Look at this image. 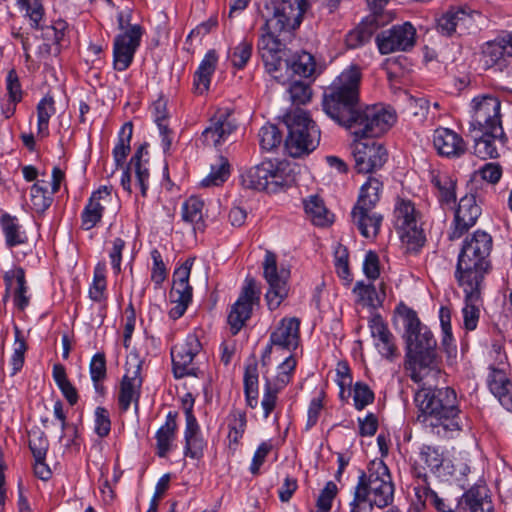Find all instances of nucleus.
<instances>
[{
	"label": "nucleus",
	"instance_id": "864d4df0",
	"mask_svg": "<svg viewBox=\"0 0 512 512\" xmlns=\"http://www.w3.org/2000/svg\"><path fill=\"white\" fill-rule=\"evenodd\" d=\"M433 185L439 191V200L442 203L450 204L455 201V182L447 174H437L432 177Z\"/></svg>",
	"mask_w": 512,
	"mask_h": 512
},
{
	"label": "nucleus",
	"instance_id": "4d7b16f0",
	"mask_svg": "<svg viewBox=\"0 0 512 512\" xmlns=\"http://www.w3.org/2000/svg\"><path fill=\"white\" fill-rule=\"evenodd\" d=\"M153 113L155 117V122L159 128L160 134L163 135V142L165 143V148L168 149L171 145V140L168 138L167 134L169 132L168 125L166 123L167 119V104L163 99H158L153 104Z\"/></svg>",
	"mask_w": 512,
	"mask_h": 512
},
{
	"label": "nucleus",
	"instance_id": "e2e57ef3",
	"mask_svg": "<svg viewBox=\"0 0 512 512\" xmlns=\"http://www.w3.org/2000/svg\"><path fill=\"white\" fill-rule=\"evenodd\" d=\"M389 1L390 0H367L370 8V14L368 16H375L380 25L385 26L389 24L394 19V13L385 10V6Z\"/></svg>",
	"mask_w": 512,
	"mask_h": 512
},
{
	"label": "nucleus",
	"instance_id": "ddd939ff",
	"mask_svg": "<svg viewBox=\"0 0 512 512\" xmlns=\"http://www.w3.org/2000/svg\"><path fill=\"white\" fill-rule=\"evenodd\" d=\"M263 268L265 279L269 284L266 300L269 308L274 310L277 309L288 296L290 270L284 266H279L276 262V258H266Z\"/></svg>",
	"mask_w": 512,
	"mask_h": 512
},
{
	"label": "nucleus",
	"instance_id": "c85d7f7f",
	"mask_svg": "<svg viewBox=\"0 0 512 512\" xmlns=\"http://www.w3.org/2000/svg\"><path fill=\"white\" fill-rule=\"evenodd\" d=\"M368 325L380 354L387 359L394 357L397 350L394 337L383 318L379 314H373L369 319Z\"/></svg>",
	"mask_w": 512,
	"mask_h": 512
},
{
	"label": "nucleus",
	"instance_id": "4c0bfd02",
	"mask_svg": "<svg viewBox=\"0 0 512 512\" xmlns=\"http://www.w3.org/2000/svg\"><path fill=\"white\" fill-rule=\"evenodd\" d=\"M216 64V52L211 50L205 55L194 75V87L197 93L202 94L208 90Z\"/></svg>",
	"mask_w": 512,
	"mask_h": 512
},
{
	"label": "nucleus",
	"instance_id": "7ed1b4c3",
	"mask_svg": "<svg viewBox=\"0 0 512 512\" xmlns=\"http://www.w3.org/2000/svg\"><path fill=\"white\" fill-rule=\"evenodd\" d=\"M415 401L423 414V422L439 436L460 430L457 397L449 387L440 389L422 388L416 393Z\"/></svg>",
	"mask_w": 512,
	"mask_h": 512
},
{
	"label": "nucleus",
	"instance_id": "a211bd4d",
	"mask_svg": "<svg viewBox=\"0 0 512 512\" xmlns=\"http://www.w3.org/2000/svg\"><path fill=\"white\" fill-rule=\"evenodd\" d=\"M142 28L135 24L115 37L113 45V66L118 71L126 70L133 61L140 45Z\"/></svg>",
	"mask_w": 512,
	"mask_h": 512
},
{
	"label": "nucleus",
	"instance_id": "b1692460",
	"mask_svg": "<svg viewBox=\"0 0 512 512\" xmlns=\"http://www.w3.org/2000/svg\"><path fill=\"white\" fill-rule=\"evenodd\" d=\"M295 367L296 360L292 356H289L279 365L276 378L273 381H266L265 392L261 401L265 418H267L275 408L277 394L290 382Z\"/></svg>",
	"mask_w": 512,
	"mask_h": 512
},
{
	"label": "nucleus",
	"instance_id": "ea45409f",
	"mask_svg": "<svg viewBox=\"0 0 512 512\" xmlns=\"http://www.w3.org/2000/svg\"><path fill=\"white\" fill-rule=\"evenodd\" d=\"M177 429L176 415L169 412L166 417V422L161 426L156 433V448L157 454L160 457H166L172 447Z\"/></svg>",
	"mask_w": 512,
	"mask_h": 512
},
{
	"label": "nucleus",
	"instance_id": "69168bd1",
	"mask_svg": "<svg viewBox=\"0 0 512 512\" xmlns=\"http://www.w3.org/2000/svg\"><path fill=\"white\" fill-rule=\"evenodd\" d=\"M48 445V440L43 432L33 431L29 434V447L35 460L45 459Z\"/></svg>",
	"mask_w": 512,
	"mask_h": 512
},
{
	"label": "nucleus",
	"instance_id": "f03ea898",
	"mask_svg": "<svg viewBox=\"0 0 512 512\" xmlns=\"http://www.w3.org/2000/svg\"><path fill=\"white\" fill-rule=\"evenodd\" d=\"M362 73L357 65L344 69L325 89L323 110L338 124L351 128V121L360 107Z\"/></svg>",
	"mask_w": 512,
	"mask_h": 512
},
{
	"label": "nucleus",
	"instance_id": "e433bc0d",
	"mask_svg": "<svg viewBox=\"0 0 512 512\" xmlns=\"http://www.w3.org/2000/svg\"><path fill=\"white\" fill-rule=\"evenodd\" d=\"M481 133L480 135L476 134L473 136L474 138V154L483 160L493 159L498 157V151L496 146L494 145V141L497 138L504 137V133L500 134L499 132L491 131H477Z\"/></svg>",
	"mask_w": 512,
	"mask_h": 512
},
{
	"label": "nucleus",
	"instance_id": "aec40b11",
	"mask_svg": "<svg viewBox=\"0 0 512 512\" xmlns=\"http://www.w3.org/2000/svg\"><path fill=\"white\" fill-rule=\"evenodd\" d=\"M237 130V122L228 110L217 112L210 124L202 132V141L206 146L218 148L231 140Z\"/></svg>",
	"mask_w": 512,
	"mask_h": 512
},
{
	"label": "nucleus",
	"instance_id": "72a5a7b5",
	"mask_svg": "<svg viewBox=\"0 0 512 512\" xmlns=\"http://www.w3.org/2000/svg\"><path fill=\"white\" fill-rule=\"evenodd\" d=\"M304 210L311 222L320 227L333 223L334 215L326 208L324 200L318 195H310L303 200Z\"/></svg>",
	"mask_w": 512,
	"mask_h": 512
},
{
	"label": "nucleus",
	"instance_id": "f8f14e48",
	"mask_svg": "<svg viewBox=\"0 0 512 512\" xmlns=\"http://www.w3.org/2000/svg\"><path fill=\"white\" fill-rule=\"evenodd\" d=\"M490 270L487 258H458L455 277L464 293L471 290L481 294L484 277Z\"/></svg>",
	"mask_w": 512,
	"mask_h": 512
},
{
	"label": "nucleus",
	"instance_id": "79ce46f5",
	"mask_svg": "<svg viewBox=\"0 0 512 512\" xmlns=\"http://www.w3.org/2000/svg\"><path fill=\"white\" fill-rule=\"evenodd\" d=\"M0 226L8 247H14L26 242L25 233L21 231V226L15 216L4 213L0 217Z\"/></svg>",
	"mask_w": 512,
	"mask_h": 512
},
{
	"label": "nucleus",
	"instance_id": "58836bf2",
	"mask_svg": "<svg viewBox=\"0 0 512 512\" xmlns=\"http://www.w3.org/2000/svg\"><path fill=\"white\" fill-rule=\"evenodd\" d=\"M4 278L9 286H12V281L15 280L14 304L19 310H24L30 302V297L27 295L28 287L24 270L22 268H14L6 272Z\"/></svg>",
	"mask_w": 512,
	"mask_h": 512
},
{
	"label": "nucleus",
	"instance_id": "6ab92c4d",
	"mask_svg": "<svg viewBox=\"0 0 512 512\" xmlns=\"http://www.w3.org/2000/svg\"><path fill=\"white\" fill-rule=\"evenodd\" d=\"M141 362L136 355H130L126 361V373L120 385L118 402L122 411H127L132 403L138 407L142 379Z\"/></svg>",
	"mask_w": 512,
	"mask_h": 512
},
{
	"label": "nucleus",
	"instance_id": "bf43d9fd",
	"mask_svg": "<svg viewBox=\"0 0 512 512\" xmlns=\"http://www.w3.org/2000/svg\"><path fill=\"white\" fill-rule=\"evenodd\" d=\"M417 477L421 480V483H418L414 487V494H415L414 504L417 506V508L420 509V508L425 507L427 502L432 503V501H438V500H437V494L427 486L426 475L422 474L421 472H418Z\"/></svg>",
	"mask_w": 512,
	"mask_h": 512
},
{
	"label": "nucleus",
	"instance_id": "c9c22d12",
	"mask_svg": "<svg viewBox=\"0 0 512 512\" xmlns=\"http://www.w3.org/2000/svg\"><path fill=\"white\" fill-rule=\"evenodd\" d=\"M394 225L397 230L418 225V214L412 201L398 198L394 208Z\"/></svg>",
	"mask_w": 512,
	"mask_h": 512
},
{
	"label": "nucleus",
	"instance_id": "c756f323",
	"mask_svg": "<svg viewBox=\"0 0 512 512\" xmlns=\"http://www.w3.org/2000/svg\"><path fill=\"white\" fill-rule=\"evenodd\" d=\"M111 200V187L101 186L93 192L82 212V227L90 230L101 220L104 204Z\"/></svg>",
	"mask_w": 512,
	"mask_h": 512
},
{
	"label": "nucleus",
	"instance_id": "c03bdc74",
	"mask_svg": "<svg viewBox=\"0 0 512 512\" xmlns=\"http://www.w3.org/2000/svg\"><path fill=\"white\" fill-rule=\"evenodd\" d=\"M400 240L405 253H419L424 246L426 238L423 229L418 225L415 227L400 229Z\"/></svg>",
	"mask_w": 512,
	"mask_h": 512
},
{
	"label": "nucleus",
	"instance_id": "393cba45",
	"mask_svg": "<svg viewBox=\"0 0 512 512\" xmlns=\"http://www.w3.org/2000/svg\"><path fill=\"white\" fill-rule=\"evenodd\" d=\"M300 320L296 317L284 318L270 335V345L264 351L263 357H268L273 347L295 350L300 341Z\"/></svg>",
	"mask_w": 512,
	"mask_h": 512
},
{
	"label": "nucleus",
	"instance_id": "13d9d810",
	"mask_svg": "<svg viewBox=\"0 0 512 512\" xmlns=\"http://www.w3.org/2000/svg\"><path fill=\"white\" fill-rule=\"evenodd\" d=\"M106 265L104 262H99L94 271L93 283L89 289V296L94 301H101L104 297L106 289Z\"/></svg>",
	"mask_w": 512,
	"mask_h": 512
},
{
	"label": "nucleus",
	"instance_id": "5fc2aeb1",
	"mask_svg": "<svg viewBox=\"0 0 512 512\" xmlns=\"http://www.w3.org/2000/svg\"><path fill=\"white\" fill-rule=\"evenodd\" d=\"M204 202L198 197H190L182 205V218L184 221L200 225L203 218Z\"/></svg>",
	"mask_w": 512,
	"mask_h": 512
},
{
	"label": "nucleus",
	"instance_id": "7c9ffc66",
	"mask_svg": "<svg viewBox=\"0 0 512 512\" xmlns=\"http://www.w3.org/2000/svg\"><path fill=\"white\" fill-rule=\"evenodd\" d=\"M419 459L438 477L445 478L452 475L450 461L444 458L439 448L424 445L420 449Z\"/></svg>",
	"mask_w": 512,
	"mask_h": 512
},
{
	"label": "nucleus",
	"instance_id": "774afa93",
	"mask_svg": "<svg viewBox=\"0 0 512 512\" xmlns=\"http://www.w3.org/2000/svg\"><path fill=\"white\" fill-rule=\"evenodd\" d=\"M337 493V486L329 481L317 499V512H328Z\"/></svg>",
	"mask_w": 512,
	"mask_h": 512
},
{
	"label": "nucleus",
	"instance_id": "2f4dec72",
	"mask_svg": "<svg viewBox=\"0 0 512 512\" xmlns=\"http://www.w3.org/2000/svg\"><path fill=\"white\" fill-rule=\"evenodd\" d=\"M493 240L490 234L477 230L470 238H466L458 256H489Z\"/></svg>",
	"mask_w": 512,
	"mask_h": 512
},
{
	"label": "nucleus",
	"instance_id": "9d476101",
	"mask_svg": "<svg viewBox=\"0 0 512 512\" xmlns=\"http://www.w3.org/2000/svg\"><path fill=\"white\" fill-rule=\"evenodd\" d=\"M432 501V505L439 512H493V504L484 487H473L457 500L440 498Z\"/></svg>",
	"mask_w": 512,
	"mask_h": 512
},
{
	"label": "nucleus",
	"instance_id": "1a4fd4ad",
	"mask_svg": "<svg viewBox=\"0 0 512 512\" xmlns=\"http://www.w3.org/2000/svg\"><path fill=\"white\" fill-rule=\"evenodd\" d=\"M473 115L469 131H493L503 134L501 103L497 97L484 95L472 101Z\"/></svg>",
	"mask_w": 512,
	"mask_h": 512
},
{
	"label": "nucleus",
	"instance_id": "49530a36",
	"mask_svg": "<svg viewBox=\"0 0 512 512\" xmlns=\"http://www.w3.org/2000/svg\"><path fill=\"white\" fill-rule=\"evenodd\" d=\"M147 153V144L140 145L135 154L130 159L128 165L129 169H133L135 172L136 182L140 187V191L143 197L146 196L148 188L149 171L147 168L143 167L142 157Z\"/></svg>",
	"mask_w": 512,
	"mask_h": 512
},
{
	"label": "nucleus",
	"instance_id": "2eb2a0df",
	"mask_svg": "<svg viewBox=\"0 0 512 512\" xmlns=\"http://www.w3.org/2000/svg\"><path fill=\"white\" fill-rule=\"evenodd\" d=\"M475 16L477 13L469 8L452 6L437 19L436 29L446 37L462 36L476 28Z\"/></svg>",
	"mask_w": 512,
	"mask_h": 512
},
{
	"label": "nucleus",
	"instance_id": "bb28decb",
	"mask_svg": "<svg viewBox=\"0 0 512 512\" xmlns=\"http://www.w3.org/2000/svg\"><path fill=\"white\" fill-rule=\"evenodd\" d=\"M185 416H186V429H185V449L184 454L186 457L192 459H200L203 456L205 442L200 436V429L197 420L192 412L193 402L187 405L184 401Z\"/></svg>",
	"mask_w": 512,
	"mask_h": 512
},
{
	"label": "nucleus",
	"instance_id": "052dcab7",
	"mask_svg": "<svg viewBox=\"0 0 512 512\" xmlns=\"http://www.w3.org/2000/svg\"><path fill=\"white\" fill-rule=\"evenodd\" d=\"M260 146L263 150L271 151L282 142V135L275 125L263 126L259 131Z\"/></svg>",
	"mask_w": 512,
	"mask_h": 512
},
{
	"label": "nucleus",
	"instance_id": "a19ab883",
	"mask_svg": "<svg viewBox=\"0 0 512 512\" xmlns=\"http://www.w3.org/2000/svg\"><path fill=\"white\" fill-rule=\"evenodd\" d=\"M169 297L171 303L174 304L169 311V315L173 319H178L185 313L192 300V287L190 285L175 284L172 286Z\"/></svg>",
	"mask_w": 512,
	"mask_h": 512
},
{
	"label": "nucleus",
	"instance_id": "a18cd8bd",
	"mask_svg": "<svg viewBox=\"0 0 512 512\" xmlns=\"http://www.w3.org/2000/svg\"><path fill=\"white\" fill-rule=\"evenodd\" d=\"M147 153V144L140 145L135 154L130 159L128 165L129 169H133L135 172L136 182L140 187V191L143 197L146 196L148 188L149 171L147 168L143 167L142 157Z\"/></svg>",
	"mask_w": 512,
	"mask_h": 512
},
{
	"label": "nucleus",
	"instance_id": "f704fd0d",
	"mask_svg": "<svg viewBox=\"0 0 512 512\" xmlns=\"http://www.w3.org/2000/svg\"><path fill=\"white\" fill-rule=\"evenodd\" d=\"M377 22L375 16H366L359 26L350 31L346 37V43L349 48H357L369 42L374 32L383 27Z\"/></svg>",
	"mask_w": 512,
	"mask_h": 512
},
{
	"label": "nucleus",
	"instance_id": "f3484780",
	"mask_svg": "<svg viewBox=\"0 0 512 512\" xmlns=\"http://www.w3.org/2000/svg\"><path fill=\"white\" fill-rule=\"evenodd\" d=\"M260 289L253 279H246L239 298L228 315V323L232 333L236 334L250 318L252 307L259 303Z\"/></svg>",
	"mask_w": 512,
	"mask_h": 512
},
{
	"label": "nucleus",
	"instance_id": "cd10ccee",
	"mask_svg": "<svg viewBox=\"0 0 512 512\" xmlns=\"http://www.w3.org/2000/svg\"><path fill=\"white\" fill-rule=\"evenodd\" d=\"M489 391L498 399L500 404L512 412V382L503 369L491 366L487 376Z\"/></svg>",
	"mask_w": 512,
	"mask_h": 512
},
{
	"label": "nucleus",
	"instance_id": "5701e85b",
	"mask_svg": "<svg viewBox=\"0 0 512 512\" xmlns=\"http://www.w3.org/2000/svg\"><path fill=\"white\" fill-rule=\"evenodd\" d=\"M482 213L474 194H467L459 201L455 211L453 225L449 232V239H459L471 227H473Z\"/></svg>",
	"mask_w": 512,
	"mask_h": 512
},
{
	"label": "nucleus",
	"instance_id": "412c9836",
	"mask_svg": "<svg viewBox=\"0 0 512 512\" xmlns=\"http://www.w3.org/2000/svg\"><path fill=\"white\" fill-rule=\"evenodd\" d=\"M200 350L201 343L195 334H189L183 342L173 346L171 357L176 378L195 374L193 359Z\"/></svg>",
	"mask_w": 512,
	"mask_h": 512
},
{
	"label": "nucleus",
	"instance_id": "680f3d73",
	"mask_svg": "<svg viewBox=\"0 0 512 512\" xmlns=\"http://www.w3.org/2000/svg\"><path fill=\"white\" fill-rule=\"evenodd\" d=\"M252 51V41L243 39L237 46L234 47L230 55L233 66L238 69L244 68L251 58Z\"/></svg>",
	"mask_w": 512,
	"mask_h": 512
},
{
	"label": "nucleus",
	"instance_id": "37998d69",
	"mask_svg": "<svg viewBox=\"0 0 512 512\" xmlns=\"http://www.w3.org/2000/svg\"><path fill=\"white\" fill-rule=\"evenodd\" d=\"M464 294L465 306L462 310L464 326L467 330L472 331L477 327L478 324L482 297L480 293L473 292L471 290Z\"/></svg>",
	"mask_w": 512,
	"mask_h": 512
},
{
	"label": "nucleus",
	"instance_id": "8fccbe9b",
	"mask_svg": "<svg viewBox=\"0 0 512 512\" xmlns=\"http://www.w3.org/2000/svg\"><path fill=\"white\" fill-rule=\"evenodd\" d=\"M230 175V164L227 158L220 155L216 164L211 165L210 173L201 181L203 187L220 186Z\"/></svg>",
	"mask_w": 512,
	"mask_h": 512
},
{
	"label": "nucleus",
	"instance_id": "603ef678",
	"mask_svg": "<svg viewBox=\"0 0 512 512\" xmlns=\"http://www.w3.org/2000/svg\"><path fill=\"white\" fill-rule=\"evenodd\" d=\"M55 114L54 99L47 95L37 105L38 134L48 135V124L52 115Z\"/></svg>",
	"mask_w": 512,
	"mask_h": 512
},
{
	"label": "nucleus",
	"instance_id": "0eeeda50",
	"mask_svg": "<svg viewBox=\"0 0 512 512\" xmlns=\"http://www.w3.org/2000/svg\"><path fill=\"white\" fill-rule=\"evenodd\" d=\"M352 127H360L354 131L357 138H374L385 133L395 122V113L381 105L367 106L364 109L359 107L356 110Z\"/></svg>",
	"mask_w": 512,
	"mask_h": 512
},
{
	"label": "nucleus",
	"instance_id": "de8ad7c7",
	"mask_svg": "<svg viewBox=\"0 0 512 512\" xmlns=\"http://www.w3.org/2000/svg\"><path fill=\"white\" fill-rule=\"evenodd\" d=\"M286 66L295 75L310 77L315 71L314 57L308 52L296 53L290 60L285 61Z\"/></svg>",
	"mask_w": 512,
	"mask_h": 512
},
{
	"label": "nucleus",
	"instance_id": "f257e3e1",
	"mask_svg": "<svg viewBox=\"0 0 512 512\" xmlns=\"http://www.w3.org/2000/svg\"><path fill=\"white\" fill-rule=\"evenodd\" d=\"M400 315L404 320V338L407 346L406 368L410 371L411 379L420 383L437 371L431 367L435 358L436 341L431 331L423 326L412 309L402 307Z\"/></svg>",
	"mask_w": 512,
	"mask_h": 512
},
{
	"label": "nucleus",
	"instance_id": "6e6d98bb",
	"mask_svg": "<svg viewBox=\"0 0 512 512\" xmlns=\"http://www.w3.org/2000/svg\"><path fill=\"white\" fill-rule=\"evenodd\" d=\"M287 91L293 105H304L310 101L312 96L310 85L300 80L290 82Z\"/></svg>",
	"mask_w": 512,
	"mask_h": 512
},
{
	"label": "nucleus",
	"instance_id": "423d86ee",
	"mask_svg": "<svg viewBox=\"0 0 512 512\" xmlns=\"http://www.w3.org/2000/svg\"><path fill=\"white\" fill-rule=\"evenodd\" d=\"M394 487L387 466L383 462L373 465L369 475L359 477L355 489V501H368L379 508L388 506L393 500Z\"/></svg>",
	"mask_w": 512,
	"mask_h": 512
},
{
	"label": "nucleus",
	"instance_id": "dca6fc26",
	"mask_svg": "<svg viewBox=\"0 0 512 512\" xmlns=\"http://www.w3.org/2000/svg\"><path fill=\"white\" fill-rule=\"evenodd\" d=\"M415 37V28L409 22H405L380 32L376 36L375 41L379 52L382 55H387L410 50L415 45Z\"/></svg>",
	"mask_w": 512,
	"mask_h": 512
},
{
	"label": "nucleus",
	"instance_id": "6e6552de",
	"mask_svg": "<svg viewBox=\"0 0 512 512\" xmlns=\"http://www.w3.org/2000/svg\"><path fill=\"white\" fill-rule=\"evenodd\" d=\"M382 183L374 177H369L367 182L362 185L358 201L354 206L351 215L353 223L357 226L359 231L368 235L366 226L363 221L370 219L373 226V232L380 221V213L376 212L375 206L380 200V192L382 190Z\"/></svg>",
	"mask_w": 512,
	"mask_h": 512
},
{
	"label": "nucleus",
	"instance_id": "4be33fe9",
	"mask_svg": "<svg viewBox=\"0 0 512 512\" xmlns=\"http://www.w3.org/2000/svg\"><path fill=\"white\" fill-rule=\"evenodd\" d=\"M257 52L270 74L280 70L286 56V45L281 36L260 31L257 41Z\"/></svg>",
	"mask_w": 512,
	"mask_h": 512
},
{
	"label": "nucleus",
	"instance_id": "09e8293b",
	"mask_svg": "<svg viewBox=\"0 0 512 512\" xmlns=\"http://www.w3.org/2000/svg\"><path fill=\"white\" fill-rule=\"evenodd\" d=\"M52 190L48 189V183L44 180L37 181L31 187L30 198L33 209L36 212H44L53 201Z\"/></svg>",
	"mask_w": 512,
	"mask_h": 512
},
{
	"label": "nucleus",
	"instance_id": "3c124183",
	"mask_svg": "<svg viewBox=\"0 0 512 512\" xmlns=\"http://www.w3.org/2000/svg\"><path fill=\"white\" fill-rule=\"evenodd\" d=\"M133 126L132 123L127 122L122 126L119 133V140L113 149V157L116 166H122L127 155L130 152V140L132 137Z\"/></svg>",
	"mask_w": 512,
	"mask_h": 512
},
{
	"label": "nucleus",
	"instance_id": "a878e982",
	"mask_svg": "<svg viewBox=\"0 0 512 512\" xmlns=\"http://www.w3.org/2000/svg\"><path fill=\"white\" fill-rule=\"evenodd\" d=\"M433 144L440 155L448 158L461 157L467 150L462 136L444 127H439L434 131Z\"/></svg>",
	"mask_w": 512,
	"mask_h": 512
},
{
	"label": "nucleus",
	"instance_id": "473e14b6",
	"mask_svg": "<svg viewBox=\"0 0 512 512\" xmlns=\"http://www.w3.org/2000/svg\"><path fill=\"white\" fill-rule=\"evenodd\" d=\"M379 289L378 291L373 284H365L363 281H358L353 288V293L356 295L357 303L376 309L382 306L386 297L384 283L380 284Z\"/></svg>",
	"mask_w": 512,
	"mask_h": 512
},
{
	"label": "nucleus",
	"instance_id": "338daca9",
	"mask_svg": "<svg viewBox=\"0 0 512 512\" xmlns=\"http://www.w3.org/2000/svg\"><path fill=\"white\" fill-rule=\"evenodd\" d=\"M374 399V394L371 389L363 383L357 382L353 390V400L356 409L362 410Z\"/></svg>",
	"mask_w": 512,
	"mask_h": 512
},
{
	"label": "nucleus",
	"instance_id": "39448f33",
	"mask_svg": "<svg viewBox=\"0 0 512 512\" xmlns=\"http://www.w3.org/2000/svg\"><path fill=\"white\" fill-rule=\"evenodd\" d=\"M283 122L288 131L285 145L292 157L309 154L317 148L321 133L307 111L291 110L283 116Z\"/></svg>",
	"mask_w": 512,
	"mask_h": 512
},
{
	"label": "nucleus",
	"instance_id": "20e7f679",
	"mask_svg": "<svg viewBox=\"0 0 512 512\" xmlns=\"http://www.w3.org/2000/svg\"><path fill=\"white\" fill-rule=\"evenodd\" d=\"M240 181L247 189L278 193L295 183V175L288 163L265 160L244 170Z\"/></svg>",
	"mask_w": 512,
	"mask_h": 512
},
{
	"label": "nucleus",
	"instance_id": "0e129e2a",
	"mask_svg": "<svg viewBox=\"0 0 512 512\" xmlns=\"http://www.w3.org/2000/svg\"><path fill=\"white\" fill-rule=\"evenodd\" d=\"M18 4L26 10L27 16L30 18L31 26L39 28L40 21L44 16V8L41 0H17Z\"/></svg>",
	"mask_w": 512,
	"mask_h": 512
},
{
	"label": "nucleus",
	"instance_id": "4468645a",
	"mask_svg": "<svg viewBox=\"0 0 512 512\" xmlns=\"http://www.w3.org/2000/svg\"><path fill=\"white\" fill-rule=\"evenodd\" d=\"M352 154L355 160V169L359 173H372L380 169L387 161L386 148L379 142L366 138L356 140L353 144Z\"/></svg>",
	"mask_w": 512,
	"mask_h": 512
},
{
	"label": "nucleus",
	"instance_id": "9b49d317",
	"mask_svg": "<svg viewBox=\"0 0 512 512\" xmlns=\"http://www.w3.org/2000/svg\"><path fill=\"white\" fill-rule=\"evenodd\" d=\"M302 19L300 3L283 0L273 7L272 15L265 19L260 31L282 36L299 27Z\"/></svg>",
	"mask_w": 512,
	"mask_h": 512
}]
</instances>
